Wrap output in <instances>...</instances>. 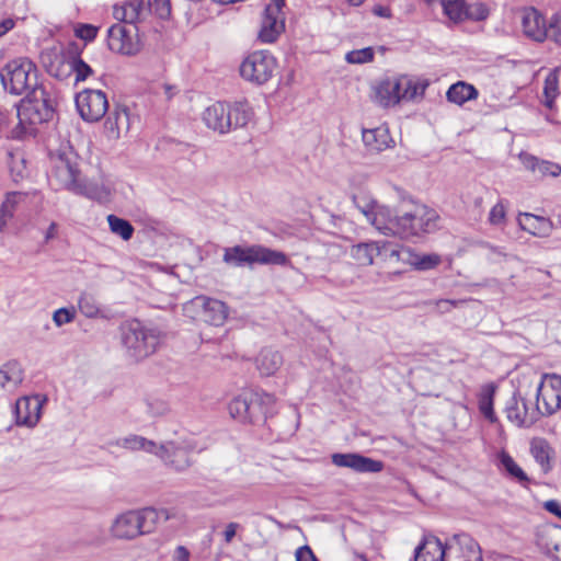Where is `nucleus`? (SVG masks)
<instances>
[{
  "mask_svg": "<svg viewBox=\"0 0 561 561\" xmlns=\"http://www.w3.org/2000/svg\"><path fill=\"white\" fill-rule=\"evenodd\" d=\"M400 257L410 263L417 271H428L435 268L440 263V256L435 253L417 254L409 250H399Z\"/></svg>",
  "mask_w": 561,
  "mask_h": 561,
  "instance_id": "30",
  "label": "nucleus"
},
{
  "mask_svg": "<svg viewBox=\"0 0 561 561\" xmlns=\"http://www.w3.org/2000/svg\"><path fill=\"white\" fill-rule=\"evenodd\" d=\"M57 233V225L56 222H51L45 233V242H49L51 239L56 237Z\"/></svg>",
  "mask_w": 561,
  "mask_h": 561,
  "instance_id": "63",
  "label": "nucleus"
},
{
  "mask_svg": "<svg viewBox=\"0 0 561 561\" xmlns=\"http://www.w3.org/2000/svg\"><path fill=\"white\" fill-rule=\"evenodd\" d=\"M169 518L170 513L165 508L145 507L137 511H127L116 516L110 531L116 539L131 540L138 536L152 533L160 520L167 522Z\"/></svg>",
  "mask_w": 561,
  "mask_h": 561,
  "instance_id": "1",
  "label": "nucleus"
},
{
  "mask_svg": "<svg viewBox=\"0 0 561 561\" xmlns=\"http://www.w3.org/2000/svg\"><path fill=\"white\" fill-rule=\"evenodd\" d=\"M536 403L541 405V415H551L561 409V376L551 375L538 383Z\"/></svg>",
  "mask_w": 561,
  "mask_h": 561,
  "instance_id": "15",
  "label": "nucleus"
},
{
  "mask_svg": "<svg viewBox=\"0 0 561 561\" xmlns=\"http://www.w3.org/2000/svg\"><path fill=\"white\" fill-rule=\"evenodd\" d=\"M23 369L15 360L3 364L0 368V389L15 390L23 381Z\"/></svg>",
  "mask_w": 561,
  "mask_h": 561,
  "instance_id": "26",
  "label": "nucleus"
},
{
  "mask_svg": "<svg viewBox=\"0 0 561 561\" xmlns=\"http://www.w3.org/2000/svg\"><path fill=\"white\" fill-rule=\"evenodd\" d=\"M373 13L377 16L390 19L392 16L391 10L388 7L377 4L373 8Z\"/></svg>",
  "mask_w": 561,
  "mask_h": 561,
  "instance_id": "59",
  "label": "nucleus"
},
{
  "mask_svg": "<svg viewBox=\"0 0 561 561\" xmlns=\"http://www.w3.org/2000/svg\"><path fill=\"white\" fill-rule=\"evenodd\" d=\"M43 402L39 396L18 399L13 410L15 423L34 427L41 419Z\"/></svg>",
  "mask_w": 561,
  "mask_h": 561,
  "instance_id": "19",
  "label": "nucleus"
},
{
  "mask_svg": "<svg viewBox=\"0 0 561 561\" xmlns=\"http://www.w3.org/2000/svg\"><path fill=\"white\" fill-rule=\"evenodd\" d=\"M402 83L403 93L401 96H403L405 101L413 100L417 95H423L428 85L427 81H414L407 76H402Z\"/></svg>",
  "mask_w": 561,
  "mask_h": 561,
  "instance_id": "42",
  "label": "nucleus"
},
{
  "mask_svg": "<svg viewBox=\"0 0 561 561\" xmlns=\"http://www.w3.org/2000/svg\"><path fill=\"white\" fill-rule=\"evenodd\" d=\"M331 461L340 468H348L356 473H377L383 469V462L358 453H335Z\"/></svg>",
  "mask_w": 561,
  "mask_h": 561,
  "instance_id": "17",
  "label": "nucleus"
},
{
  "mask_svg": "<svg viewBox=\"0 0 561 561\" xmlns=\"http://www.w3.org/2000/svg\"><path fill=\"white\" fill-rule=\"evenodd\" d=\"M479 95L474 85L465 81H458L449 87L446 98L450 103L462 105L468 101L476 100Z\"/></svg>",
  "mask_w": 561,
  "mask_h": 561,
  "instance_id": "31",
  "label": "nucleus"
},
{
  "mask_svg": "<svg viewBox=\"0 0 561 561\" xmlns=\"http://www.w3.org/2000/svg\"><path fill=\"white\" fill-rule=\"evenodd\" d=\"M505 219V208L502 203L495 204L489 214V221L492 225H501Z\"/></svg>",
  "mask_w": 561,
  "mask_h": 561,
  "instance_id": "52",
  "label": "nucleus"
},
{
  "mask_svg": "<svg viewBox=\"0 0 561 561\" xmlns=\"http://www.w3.org/2000/svg\"><path fill=\"white\" fill-rule=\"evenodd\" d=\"M374 49L371 47H365L362 49L351 50L346 54L345 59L348 64H365L374 59Z\"/></svg>",
  "mask_w": 561,
  "mask_h": 561,
  "instance_id": "45",
  "label": "nucleus"
},
{
  "mask_svg": "<svg viewBox=\"0 0 561 561\" xmlns=\"http://www.w3.org/2000/svg\"><path fill=\"white\" fill-rule=\"evenodd\" d=\"M351 255L359 265L368 266L374 263L377 256H382L383 259L400 257V252L398 247L391 242L373 241L353 245Z\"/></svg>",
  "mask_w": 561,
  "mask_h": 561,
  "instance_id": "14",
  "label": "nucleus"
},
{
  "mask_svg": "<svg viewBox=\"0 0 561 561\" xmlns=\"http://www.w3.org/2000/svg\"><path fill=\"white\" fill-rule=\"evenodd\" d=\"M80 312L87 318H96L100 313V304L94 295L82 293L78 300Z\"/></svg>",
  "mask_w": 561,
  "mask_h": 561,
  "instance_id": "43",
  "label": "nucleus"
},
{
  "mask_svg": "<svg viewBox=\"0 0 561 561\" xmlns=\"http://www.w3.org/2000/svg\"><path fill=\"white\" fill-rule=\"evenodd\" d=\"M500 467L506 474L516 480L522 485H526L529 482V478L526 472L516 463L513 457L506 451L499 454Z\"/></svg>",
  "mask_w": 561,
  "mask_h": 561,
  "instance_id": "34",
  "label": "nucleus"
},
{
  "mask_svg": "<svg viewBox=\"0 0 561 561\" xmlns=\"http://www.w3.org/2000/svg\"><path fill=\"white\" fill-rule=\"evenodd\" d=\"M462 304H465V300L439 299V300L435 301V307H436L437 312L447 313L453 308H457Z\"/></svg>",
  "mask_w": 561,
  "mask_h": 561,
  "instance_id": "53",
  "label": "nucleus"
},
{
  "mask_svg": "<svg viewBox=\"0 0 561 561\" xmlns=\"http://www.w3.org/2000/svg\"><path fill=\"white\" fill-rule=\"evenodd\" d=\"M173 561H190V551L184 546L175 549Z\"/></svg>",
  "mask_w": 561,
  "mask_h": 561,
  "instance_id": "58",
  "label": "nucleus"
},
{
  "mask_svg": "<svg viewBox=\"0 0 561 561\" xmlns=\"http://www.w3.org/2000/svg\"><path fill=\"white\" fill-rule=\"evenodd\" d=\"M24 198V194L19 192H11L7 194L4 202L1 205V208L12 216H14V211L19 203Z\"/></svg>",
  "mask_w": 561,
  "mask_h": 561,
  "instance_id": "49",
  "label": "nucleus"
},
{
  "mask_svg": "<svg viewBox=\"0 0 561 561\" xmlns=\"http://www.w3.org/2000/svg\"><path fill=\"white\" fill-rule=\"evenodd\" d=\"M390 136L385 128L363 130V142L369 151L379 152L389 147Z\"/></svg>",
  "mask_w": 561,
  "mask_h": 561,
  "instance_id": "32",
  "label": "nucleus"
},
{
  "mask_svg": "<svg viewBox=\"0 0 561 561\" xmlns=\"http://www.w3.org/2000/svg\"><path fill=\"white\" fill-rule=\"evenodd\" d=\"M122 343L127 354L135 360H141L153 354L161 339L156 329L146 328L139 320L122 325Z\"/></svg>",
  "mask_w": 561,
  "mask_h": 561,
  "instance_id": "4",
  "label": "nucleus"
},
{
  "mask_svg": "<svg viewBox=\"0 0 561 561\" xmlns=\"http://www.w3.org/2000/svg\"><path fill=\"white\" fill-rule=\"evenodd\" d=\"M195 308L201 309L199 317L205 322L219 327L228 317V308L225 302L206 296H197L192 300Z\"/></svg>",
  "mask_w": 561,
  "mask_h": 561,
  "instance_id": "18",
  "label": "nucleus"
},
{
  "mask_svg": "<svg viewBox=\"0 0 561 561\" xmlns=\"http://www.w3.org/2000/svg\"><path fill=\"white\" fill-rule=\"evenodd\" d=\"M151 8L153 9L154 13L162 20H167L171 15L170 0H153Z\"/></svg>",
  "mask_w": 561,
  "mask_h": 561,
  "instance_id": "50",
  "label": "nucleus"
},
{
  "mask_svg": "<svg viewBox=\"0 0 561 561\" xmlns=\"http://www.w3.org/2000/svg\"><path fill=\"white\" fill-rule=\"evenodd\" d=\"M353 202L356 208L366 217L368 221L370 220L375 210L377 209V206L379 205V203L376 199L367 195H354Z\"/></svg>",
  "mask_w": 561,
  "mask_h": 561,
  "instance_id": "44",
  "label": "nucleus"
},
{
  "mask_svg": "<svg viewBox=\"0 0 561 561\" xmlns=\"http://www.w3.org/2000/svg\"><path fill=\"white\" fill-rule=\"evenodd\" d=\"M13 216L11 214H9L8 211L3 210L1 207H0V232L3 231V229L5 228L8 221L12 218Z\"/></svg>",
  "mask_w": 561,
  "mask_h": 561,
  "instance_id": "61",
  "label": "nucleus"
},
{
  "mask_svg": "<svg viewBox=\"0 0 561 561\" xmlns=\"http://www.w3.org/2000/svg\"><path fill=\"white\" fill-rule=\"evenodd\" d=\"M80 179V171L69 159L60 156L56 160L50 174V181L55 180L60 187L73 192L75 185L78 184Z\"/></svg>",
  "mask_w": 561,
  "mask_h": 561,
  "instance_id": "22",
  "label": "nucleus"
},
{
  "mask_svg": "<svg viewBox=\"0 0 561 561\" xmlns=\"http://www.w3.org/2000/svg\"><path fill=\"white\" fill-rule=\"evenodd\" d=\"M239 528L240 524L234 522H231L226 526V529L222 534L226 543H230L232 541Z\"/></svg>",
  "mask_w": 561,
  "mask_h": 561,
  "instance_id": "56",
  "label": "nucleus"
},
{
  "mask_svg": "<svg viewBox=\"0 0 561 561\" xmlns=\"http://www.w3.org/2000/svg\"><path fill=\"white\" fill-rule=\"evenodd\" d=\"M354 557H355V559H357L359 561H369L368 558L366 557V554L360 553V552H354Z\"/></svg>",
  "mask_w": 561,
  "mask_h": 561,
  "instance_id": "64",
  "label": "nucleus"
},
{
  "mask_svg": "<svg viewBox=\"0 0 561 561\" xmlns=\"http://www.w3.org/2000/svg\"><path fill=\"white\" fill-rule=\"evenodd\" d=\"M14 21L12 19H5L0 23V37L12 30Z\"/></svg>",
  "mask_w": 561,
  "mask_h": 561,
  "instance_id": "60",
  "label": "nucleus"
},
{
  "mask_svg": "<svg viewBox=\"0 0 561 561\" xmlns=\"http://www.w3.org/2000/svg\"><path fill=\"white\" fill-rule=\"evenodd\" d=\"M71 68L76 73V81H84L93 73L92 68L80 57H77L71 62Z\"/></svg>",
  "mask_w": 561,
  "mask_h": 561,
  "instance_id": "47",
  "label": "nucleus"
},
{
  "mask_svg": "<svg viewBox=\"0 0 561 561\" xmlns=\"http://www.w3.org/2000/svg\"><path fill=\"white\" fill-rule=\"evenodd\" d=\"M398 217L389 207L379 204L369 222L385 234H397Z\"/></svg>",
  "mask_w": 561,
  "mask_h": 561,
  "instance_id": "25",
  "label": "nucleus"
},
{
  "mask_svg": "<svg viewBox=\"0 0 561 561\" xmlns=\"http://www.w3.org/2000/svg\"><path fill=\"white\" fill-rule=\"evenodd\" d=\"M445 547L434 535H425L414 550V561H443Z\"/></svg>",
  "mask_w": 561,
  "mask_h": 561,
  "instance_id": "23",
  "label": "nucleus"
},
{
  "mask_svg": "<svg viewBox=\"0 0 561 561\" xmlns=\"http://www.w3.org/2000/svg\"><path fill=\"white\" fill-rule=\"evenodd\" d=\"M283 364V356L278 351L264 348L256 357V367L261 375H274Z\"/></svg>",
  "mask_w": 561,
  "mask_h": 561,
  "instance_id": "29",
  "label": "nucleus"
},
{
  "mask_svg": "<svg viewBox=\"0 0 561 561\" xmlns=\"http://www.w3.org/2000/svg\"><path fill=\"white\" fill-rule=\"evenodd\" d=\"M277 68V60L268 50H254L248 54L239 67L243 80L254 85L270 81Z\"/></svg>",
  "mask_w": 561,
  "mask_h": 561,
  "instance_id": "8",
  "label": "nucleus"
},
{
  "mask_svg": "<svg viewBox=\"0 0 561 561\" xmlns=\"http://www.w3.org/2000/svg\"><path fill=\"white\" fill-rule=\"evenodd\" d=\"M137 25L116 23L107 30V46L117 54L135 56L141 50Z\"/></svg>",
  "mask_w": 561,
  "mask_h": 561,
  "instance_id": "11",
  "label": "nucleus"
},
{
  "mask_svg": "<svg viewBox=\"0 0 561 561\" xmlns=\"http://www.w3.org/2000/svg\"><path fill=\"white\" fill-rule=\"evenodd\" d=\"M196 448V444L192 439L179 438L173 440H165L158 445L156 456L159 457L163 463L178 471L183 472L187 470L193 461L190 454Z\"/></svg>",
  "mask_w": 561,
  "mask_h": 561,
  "instance_id": "10",
  "label": "nucleus"
},
{
  "mask_svg": "<svg viewBox=\"0 0 561 561\" xmlns=\"http://www.w3.org/2000/svg\"><path fill=\"white\" fill-rule=\"evenodd\" d=\"M437 219L438 215L434 209L416 206L413 211L398 217L397 234L401 238H410L433 232L436 229Z\"/></svg>",
  "mask_w": 561,
  "mask_h": 561,
  "instance_id": "9",
  "label": "nucleus"
},
{
  "mask_svg": "<svg viewBox=\"0 0 561 561\" xmlns=\"http://www.w3.org/2000/svg\"><path fill=\"white\" fill-rule=\"evenodd\" d=\"M519 227L536 237H547L552 230L550 219L536 216L530 213H522L518 216Z\"/></svg>",
  "mask_w": 561,
  "mask_h": 561,
  "instance_id": "24",
  "label": "nucleus"
},
{
  "mask_svg": "<svg viewBox=\"0 0 561 561\" xmlns=\"http://www.w3.org/2000/svg\"><path fill=\"white\" fill-rule=\"evenodd\" d=\"M505 413L507 419L517 426H530L541 415V405H529L517 391L506 401Z\"/></svg>",
  "mask_w": 561,
  "mask_h": 561,
  "instance_id": "16",
  "label": "nucleus"
},
{
  "mask_svg": "<svg viewBox=\"0 0 561 561\" xmlns=\"http://www.w3.org/2000/svg\"><path fill=\"white\" fill-rule=\"evenodd\" d=\"M558 69H553L548 73V76L545 79V87H543V95H545V105L548 108H552L554 104V99L558 95Z\"/></svg>",
  "mask_w": 561,
  "mask_h": 561,
  "instance_id": "40",
  "label": "nucleus"
},
{
  "mask_svg": "<svg viewBox=\"0 0 561 561\" xmlns=\"http://www.w3.org/2000/svg\"><path fill=\"white\" fill-rule=\"evenodd\" d=\"M224 262L232 266H245L255 263L286 266L289 264V259L282 251L272 250L263 245H234L225 250Z\"/></svg>",
  "mask_w": 561,
  "mask_h": 561,
  "instance_id": "6",
  "label": "nucleus"
},
{
  "mask_svg": "<svg viewBox=\"0 0 561 561\" xmlns=\"http://www.w3.org/2000/svg\"><path fill=\"white\" fill-rule=\"evenodd\" d=\"M495 391L496 387L493 383L485 385L482 387L478 400L480 412L491 423L497 420L493 409Z\"/></svg>",
  "mask_w": 561,
  "mask_h": 561,
  "instance_id": "35",
  "label": "nucleus"
},
{
  "mask_svg": "<svg viewBox=\"0 0 561 561\" xmlns=\"http://www.w3.org/2000/svg\"><path fill=\"white\" fill-rule=\"evenodd\" d=\"M530 454L545 473L552 469L553 448L545 438H534L531 440Z\"/></svg>",
  "mask_w": 561,
  "mask_h": 561,
  "instance_id": "27",
  "label": "nucleus"
},
{
  "mask_svg": "<svg viewBox=\"0 0 561 561\" xmlns=\"http://www.w3.org/2000/svg\"><path fill=\"white\" fill-rule=\"evenodd\" d=\"M228 410L231 417L242 423L261 425L275 413V398L266 392L243 391L230 401Z\"/></svg>",
  "mask_w": 561,
  "mask_h": 561,
  "instance_id": "2",
  "label": "nucleus"
},
{
  "mask_svg": "<svg viewBox=\"0 0 561 561\" xmlns=\"http://www.w3.org/2000/svg\"><path fill=\"white\" fill-rule=\"evenodd\" d=\"M296 561H318L309 546L299 547L296 551Z\"/></svg>",
  "mask_w": 561,
  "mask_h": 561,
  "instance_id": "54",
  "label": "nucleus"
},
{
  "mask_svg": "<svg viewBox=\"0 0 561 561\" xmlns=\"http://www.w3.org/2000/svg\"><path fill=\"white\" fill-rule=\"evenodd\" d=\"M444 13L454 22L462 21L467 16L463 0H442Z\"/></svg>",
  "mask_w": 561,
  "mask_h": 561,
  "instance_id": "41",
  "label": "nucleus"
},
{
  "mask_svg": "<svg viewBox=\"0 0 561 561\" xmlns=\"http://www.w3.org/2000/svg\"><path fill=\"white\" fill-rule=\"evenodd\" d=\"M523 34L530 41L542 43L548 38L547 20L535 8H528L522 12Z\"/></svg>",
  "mask_w": 561,
  "mask_h": 561,
  "instance_id": "20",
  "label": "nucleus"
},
{
  "mask_svg": "<svg viewBox=\"0 0 561 561\" xmlns=\"http://www.w3.org/2000/svg\"><path fill=\"white\" fill-rule=\"evenodd\" d=\"M55 106V96L43 84H39L21 101L18 115L21 121L27 119L31 125H37L54 117Z\"/></svg>",
  "mask_w": 561,
  "mask_h": 561,
  "instance_id": "7",
  "label": "nucleus"
},
{
  "mask_svg": "<svg viewBox=\"0 0 561 561\" xmlns=\"http://www.w3.org/2000/svg\"><path fill=\"white\" fill-rule=\"evenodd\" d=\"M76 106L83 121L94 123L103 118L108 111V101L103 91L85 89L77 94Z\"/></svg>",
  "mask_w": 561,
  "mask_h": 561,
  "instance_id": "12",
  "label": "nucleus"
},
{
  "mask_svg": "<svg viewBox=\"0 0 561 561\" xmlns=\"http://www.w3.org/2000/svg\"><path fill=\"white\" fill-rule=\"evenodd\" d=\"M117 446L129 450H145L149 454L156 455L158 445L156 442L147 439L142 436L130 435L124 437L116 443Z\"/></svg>",
  "mask_w": 561,
  "mask_h": 561,
  "instance_id": "36",
  "label": "nucleus"
},
{
  "mask_svg": "<svg viewBox=\"0 0 561 561\" xmlns=\"http://www.w3.org/2000/svg\"><path fill=\"white\" fill-rule=\"evenodd\" d=\"M285 0H271L265 7L259 38L263 43H274L285 30Z\"/></svg>",
  "mask_w": 561,
  "mask_h": 561,
  "instance_id": "13",
  "label": "nucleus"
},
{
  "mask_svg": "<svg viewBox=\"0 0 561 561\" xmlns=\"http://www.w3.org/2000/svg\"><path fill=\"white\" fill-rule=\"evenodd\" d=\"M75 319V311L67 308H59L53 314V320L57 327H61Z\"/></svg>",
  "mask_w": 561,
  "mask_h": 561,
  "instance_id": "51",
  "label": "nucleus"
},
{
  "mask_svg": "<svg viewBox=\"0 0 561 561\" xmlns=\"http://www.w3.org/2000/svg\"><path fill=\"white\" fill-rule=\"evenodd\" d=\"M1 83L5 91L14 95L27 94L38 87V70L28 58L9 61L0 71Z\"/></svg>",
  "mask_w": 561,
  "mask_h": 561,
  "instance_id": "5",
  "label": "nucleus"
},
{
  "mask_svg": "<svg viewBox=\"0 0 561 561\" xmlns=\"http://www.w3.org/2000/svg\"><path fill=\"white\" fill-rule=\"evenodd\" d=\"M150 10L151 2L149 0H128L122 5H114L113 15L126 25H136L137 22L145 19Z\"/></svg>",
  "mask_w": 561,
  "mask_h": 561,
  "instance_id": "21",
  "label": "nucleus"
},
{
  "mask_svg": "<svg viewBox=\"0 0 561 561\" xmlns=\"http://www.w3.org/2000/svg\"><path fill=\"white\" fill-rule=\"evenodd\" d=\"M388 80H392L394 81V83H398V87H396L393 89V93L394 94H399V98H400V101L403 100V96H401V94L403 93V89H402V76L401 77H392V78H388Z\"/></svg>",
  "mask_w": 561,
  "mask_h": 561,
  "instance_id": "62",
  "label": "nucleus"
},
{
  "mask_svg": "<svg viewBox=\"0 0 561 561\" xmlns=\"http://www.w3.org/2000/svg\"><path fill=\"white\" fill-rule=\"evenodd\" d=\"M128 124V113L126 108L116 107L114 111L108 113L105 119L104 127L106 131L113 136L118 137L119 129L123 125Z\"/></svg>",
  "mask_w": 561,
  "mask_h": 561,
  "instance_id": "37",
  "label": "nucleus"
},
{
  "mask_svg": "<svg viewBox=\"0 0 561 561\" xmlns=\"http://www.w3.org/2000/svg\"><path fill=\"white\" fill-rule=\"evenodd\" d=\"M519 158L526 169L538 172L542 176H558L561 173V167L558 163L539 160L537 157L529 153H522Z\"/></svg>",
  "mask_w": 561,
  "mask_h": 561,
  "instance_id": "28",
  "label": "nucleus"
},
{
  "mask_svg": "<svg viewBox=\"0 0 561 561\" xmlns=\"http://www.w3.org/2000/svg\"><path fill=\"white\" fill-rule=\"evenodd\" d=\"M252 117L253 111L247 102H234L232 104L216 102L203 113V121L206 126L219 134H227L232 129L245 127Z\"/></svg>",
  "mask_w": 561,
  "mask_h": 561,
  "instance_id": "3",
  "label": "nucleus"
},
{
  "mask_svg": "<svg viewBox=\"0 0 561 561\" xmlns=\"http://www.w3.org/2000/svg\"><path fill=\"white\" fill-rule=\"evenodd\" d=\"M99 28L92 24H78L75 30V34L80 39L91 42L96 37Z\"/></svg>",
  "mask_w": 561,
  "mask_h": 561,
  "instance_id": "48",
  "label": "nucleus"
},
{
  "mask_svg": "<svg viewBox=\"0 0 561 561\" xmlns=\"http://www.w3.org/2000/svg\"><path fill=\"white\" fill-rule=\"evenodd\" d=\"M543 508L561 519V504L557 500H549L543 503Z\"/></svg>",
  "mask_w": 561,
  "mask_h": 561,
  "instance_id": "57",
  "label": "nucleus"
},
{
  "mask_svg": "<svg viewBox=\"0 0 561 561\" xmlns=\"http://www.w3.org/2000/svg\"><path fill=\"white\" fill-rule=\"evenodd\" d=\"M547 39L553 41L556 44L561 45V14L554 13L547 21Z\"/></svg>",
  "mask_w": 561,
  "mask_h": 561,
  "instance_id": "46",
  "label": "nucleus"
},
{
  "mask_svg": "<svg viewBox=\"0 0 561 561\" xmlns=\"http://www.w3.org/2000/svg\"><path fill=\"white\" fill-rule=\"evenodd\" d=\"M398 87V83H394L392 80H388V78L380 80L375 87V99L376 101L385 107L396 105L400 102L399 94L393 93V89Z\"/></svg>",
  "mask_w": 561,
  "mask_h": 561,
  "instance_id": "33",
  "label": "nucleus"
},
{
  "mask_svg": "<svg viewBox=\"0 0 561 561\" xmlns=\"http://www.w3.org/2000/svg\"><path fill=\"white\" fill-rule=\"evenodd\" d=\"M73 193L96 201H101L108 195V192L103 186H99L98 184L92 182H87L82 179H80L78 184L75 185Z\"/></svg>",
  "mask_w": 561,
  "mask_h": 561,
  "instance_id": "39",
  "label": "nucleus"
},
{
  "mask_svg": "<svg viewBox=\"0 0 561 561\" xmlns=\"http://www.w3.org/2000/svg\"><path fill=\"white\" fill-rule=\"evenodd\" d=\"M106 219L112 233L121 237L124 241H128L133 238L135 229L127 219L113 214L108 215Z\"/></svg>",
  "mask_w": 561,
  "mask_h": 561,
  "instance_id": "38",
  "label": "nucleus"
},
{
  "mask_svg": "<svg viewBox=\"0 0 561 561\" xmlns=\"http://www.w3.org/2000/svg\"><path fill=\"white\" fill-rule=\"evenodd\" d=\"M169 408L163 401L148 402V411L153 416L163 415L168 412Z\"/></svg>",
  "mask_w": 561,
  "mask_h": 561,
  "instance_id": "55",
  "label": "nucleus"
}]
</instances>
